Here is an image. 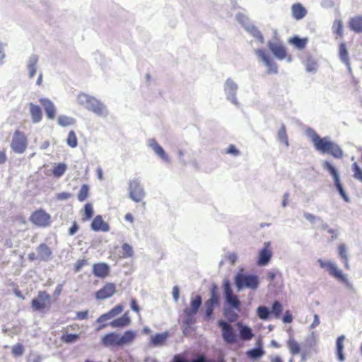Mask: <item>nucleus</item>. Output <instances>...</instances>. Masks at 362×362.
Returning a JSON list of instances; mask_svg holds the SVG:
<instances>
[{"label": "nucleus", "instance_id": "nucleus-1", "mask_svg": "<svg viewBox=\"0 0 362 362\" xmlns=\"http://www.w3.org/2000/svg\"><path fill=\"white\" fill-rule=\"evenodd\" d=\"M311 140L316 150L322 153H329L336 158L343 156V151L335 143L329 140L327 137L321 138L315 131L311 130Z\"/></svg>", "mask_w": 362, "mask_h": 362}, {"label": "nucleus", "instance_id": "nucleus-2", "mask_svg": "<svg viewBox=\"0 0 362 362\" xmlns=\"http://www.w3.org/2000/svg\"><path fill=\"white\" fill-rule=\"evenodd\" d=\"M78 103L83 105L87 110L101 115L105 112V106L96 98L85 93H80L77 96Z\"/></svg>", "mask_w": 362, "mask_h": 362}, {"label": "nucleus", "instance_id": "nucleus-3", "mask_svg": "<svg viewBox=\"0 0 362 362\" xmlns=\"http://www.w3.org/2000/svg\"><path fill=\"white\" fill-rule=\"evenodd\" d=\"M237 288L240 291L243 288L255 290L259 284V278L256 275L238 274L235 279Z\"/></svg>", "mask_w": 362, "mask_h": 362}, {"label": "nucleus", "instance_id": "nucleus-4", "mask_svg": "<svg viewBox=\"0 0 362 362\" xmlns=\"http://www.w3.org/2000/svg\"><path fill=\"white\" fill-rule=\"evenodd\" d=\"M51 306V296L45 291H40L37 296L31 300V308L34 311H43L49 309Z\"/></svg>", "mask_w": 362, "mask_h": 362}, {"label": "nucleus", "instance_id": "nucleus-5", "mask_svg": "<svg viewBox=\"0 0 362 362\" xmlns=\"http://www.w3.org/2000/svg\"><path fill=\"white\" fill-rule=\"evenodd\" d=\"M30 221L37 227L47 228L51 225L52 218L44 209H39L32 213Z\"/></svg>", "mask_w": 362, "mask_h": 362}, {"label": "nucleus", "instance_id": "nucleus-6", "mask_svg": "<svg viewBox=\"0 0 362 362\" xmlns=\"http://www.w3.org/2000/svg\"><path fill=\"white\" fill-rule=\"evenodd\" d=\"M27 146L28 139L25 134L19 130H16L11 143L12 150L21 154L25 151Z\"/></svg>", "mask_w": 362, "mask_h": 362}, {"label": "nucleus", "instance_id": "nucleus-7", "mask_svg": "<svg viewBox=\"0 0 362 362\" xmlns=\"http://www.w3.org/2000/svg\"><path fill=\"white\" fill-rule=\"evenodd\" d=\"M317 262L321 268L327 269L329 275L346 284H349L348 279L342 272L337 268L335 264L329 261H324L322 259H319Z\"/></svg>", "mask_w": 362, "mask_h": 362}, {"label": "nucleus", "instance_id": "nucleus-8", "mask_svg": "<svg viewBox=\"0 0 362 362\" xmlns=\"http://www.w3.org/2000/svg\"><path fill=\"white\" fill-rule=\"evenodd\" d=\"M255 54L267 67V72L269 74H276L278 66L274 59L263 49H255Z\"/></svg>", "mask_w": 362, "mask_h": 362}, {"label": "nucleus", "instance_id": "nucleus-9", "mask_svg": "<svg viewBox=\"0 0 362 362\" xmlns=\"http://www.w3.org/2000/svg\"><path fill=\"white\" fill-rule=\"evenodd\" d=\"M218 304L219 296L217 292V288L216 286H214L211 291L210 298L205 302V314L204 316V320L208 321L212 318L214 310L215 307L218 305Z\"/></svg>", "mask_w": 362, "mask_h": 362}, {"label": "nucleus", "instance_id": "nucleus-10", "mask_svg": "<svg viewBox=\"0 0 362 362\" xmlns=\"http://www.w3.org/2000/svg\"><path fill=\"white\" fill-rule=\"evenodd\" d=\"M223 291L226 303L233 309L240 311L241 303L238 296L233 293L229 281L223 283Z\"/></svg>", "mask_w": 362, "mask_h": 362}, {"label": "nucleus", "instance_id": "nucleus-11", "mask_svg": "<svg viewBox=\"0 0 362 362\" xmlns=\"http://www.w3.org/2000/svg\"><path fill=\"white\" fill-rule=\"evenodd\" d=\"M218 325L221 329L222 337L226 343L234 344L237 341V336L228 322L220 320L218 321Z\"/></svg>", "mask_w": 362, "mask_h": 362}, {"label": "nucleus", "instance_id": "nucleus-12", "mask_svg": "<svg viewBox=\"0 0 362 362\" xmlns=\"http://www.w3.org/2000/svg\"><path fill=\"white\" fill-rule=\"evenodd\" d=\"M322 166L324 169L327 170L333 177L334 185L341 196L344 198L345 201H348V197L340 182L339 175L337 169L329 161L323 162Z\"/></svg>", "mask_w": 362, "mask_h": 362}, {"label": "nucleus", "instance_id": "nucleus-13", "mask_svg": "<svg viewBox=\"0 0 362 362\" xmlns=\"http://www.w3.org/2000/svg\"><path fill=\"white\" fill-rule=\"evenodd\" d=\"M129 197L135 202H142L145 197V192L136 180H131L129 183Z\"/></svg>", "mask_w": 362, "mask_h": 362}, {"label": "nucleus", "instance_id": "nucleus-14", "mask_svg": "<svg viewBox=\"0 0 362 362\" xmlns=\"http://www.w3.org/2000/svg\"><path fill=\"white\" fill-rule=\"evenodd\" d=\"M268 47L278 59H286L288 62L292 61L291 55L287 53L286 48L282 44L269 42Z\"/></svg>", "mask_w": 362, "mask_h": 362}, {"label": "nucleus", "instance_id": "nucleus-15", "mask_svg": "<svg viewBox=\"0 0 362 362\" xmlns=\"http://www.w3.org/2000/svg\"><path fill=\"white\" fill-rule=\"evenodd\" d=\"M117 291L116 285L114 283H106L100 289L95 292L97 300H105L112 297Z\"/></svg>", "mask_w": 362, "mask_h": 362}, {"label": "nucleus", "instance_id": "nucleus-16", "mask_svg": "<svg viewBox=\"0 0 362 362\" xmlns=\"http://www.w3.org/2000/svg\"><path fill=\"white\" fill-rule=\"evenodd\" d=\"M272 257V251L271 244L269 242L265 243L263 248L259 252V257L257 259V264L259 266L267 265Z\"/></svg>", "mask_w": 362, "mask_h": 362}, {"label": "nucleus", "instance_id": "nucleus-17", "mask_svg": "<svg viewBox=\"0 0 362 362\" xmlns=\"http://www.w3.org/2000/svg\"><path fill=\"white\" fill-rule=\"evenodd\" d=\"M110 272V266L105 262L95 263L93 265V273L96 277L104 279Z\"/></svg>", "mask_w": 362, "mask_h": 362}, {"label": "nucleus", "instance_id": "nucleus-18", "mask_svg": "<svg viewBox=\"0 0 362 362\" xmlns=\"http://www.w3.org/2000/svg\"><path fill=\"white\" fill-rule=\"evenodd\" d=\"M123 310H124L123 305L121 304H118V305H115L114 308H112L111 310H110L107 313L101 315L97 319V322H104L105 321H107V320L117 316L120 313H122Z\"/></svg>", "mask_w": 362, "mask_h": 362}, {"label": "nucleus", "instance_id": "nucleus-19", "mask_svg": "<svg viewBox=\"0 0 362 362\" xmlns=\"http://www.w3.org/2000/svg\"><path fill=\"white\" fill-rule=\"evenodd\" d=\"M90 226L94 231L107 232L110 230L108 223L103 221L100 215H98L93 218Z\"/></svg>", "mask_w": 362, "mask_h": 362}, {"label": "nucleus", "instance_id": "nucleus-20", "mask_svg": "<svg viewBox=\"0 0 362 362\" xmlns=\"http://www.w3.org/2000/svg\"><path fill=\"white\" fill-rule=\"evenodd\" d=\"M40 103L43 106L47 117L49 119H54L56 116V109L53 103L47 98H40Z\"/></svg>", "mask_w": 362, "mask_h": 362}, {"label": "nucleus", "instance_id": "nucleus-21", "mask_svg": "<svg viewBox=\"0 0 362 362\" xmlns=\"http://www.w3.org/2000/svg\"><path fill=\"white\" fill-rule=\"evenodd\" d=\"M291 13L294 19L299 21L307 15V10L300 3H295L291 6Z\"/></svg>", "mask_w": 362, "mask_h": 362}, {"label": "nucleus", "instance_id": "nucleus-22", "mask_svg": "<svg viewBox=\"0 0 362 362\" xmlns=\"http://www.w3.org/2000/svg\"><path fill=\"white\" fill-rule=\"evenodd\" d=\"M39 259L41 261H48L52 255L51 249L45 244L41 243L37 247Z\"/></svg>", "mask_w": 362, "mask_h": 362}, {"label": "nucleus", "instance_id": "nucleus-23", "mask_svg": "<svg viewBox=\"0 0 362 362\" xmlns=\"http://www.w3.org/2000/svg\"><path fill=\"white\" fill-rule=\"evenodd\" d=\"M119 335L115 332H111L103 336L102 344L104 346H119Z\"/></svg>", "mask_w": 362, "mask_h": 362}, {"label": "nucleus", "instance_id": "nucleus-24", "mask_svg": "<svg viewBox=\"0 0 362 362\" xmlns=\"http://www.w3.org/2000/svg\"><path fill=\"white\" fill-rule=\"evenodd\" d=\"M29 110L33 123H38L42 119V111L39 105L30 103Z\"/></svg>", "mask_w": 362, "mask_h": 362}, {"label": "nucleus", "instance_id": "nucleus-25", "mask_svg": "<svg viewBox=\"0 0 362 362\" xmlns=\"http://www.w3.org/2000/svg\"><path fill=\"white\" fill-rule=\"evenodd\" d=\"M349 28L356 33H362V15L351 18L349 21Z\"/></svg>", "mask_w": 362, "mask_h": 362}, {"label": "nucleus", "instance_id": "nucleus-26", "mask_svg": "<svg viewBox=\"0 0 362 362\" xmlns=\"http://www.w3.org/2000/svg\"><path fill=\"white\" fill-rule=\"evenodd\" d=\"M131 323V319L129 316V313L126 312L122 315V317L112 320L110 322L112 327H124L129 325Z\"/></svg>", "mask_w": 362, "mask_h": 362}, {"label": "nucleus", "instance_id": "nucleus-27", "mask_svg": "<svg viewBox=\"0 0 362 362\" xmlns=\"http://www.w3.org/2000/svg\"><path fill=\"white\" fill-rule=\"evenodd\" d=\"M201 305L202 297L199 295H196L191 298L189 308H185L183 313H192V314H197Z\"/></svg>", "mask_w": 362, "mask_h": 362}, {"label": "nucleus", "instance_id": "nucleus-28", "mask_svg": "<svg viewBox=\"0 0 362 362\" xmlns=\"http://www.w3.org/2000/svg\"><path fill=\"white\" fill-rule=\"evenodd\" d=\"M237 326L239 328L240 336V338L243 340H250L253 338L254 334L252 332V329L245 325H243L242 323L238 322Z\"/></svg>", "mask_w": 362, "mask_h": 362}, {"label": "nucleus", "instance_id": "nucleus-29", "mask_svg": "<svg viewBox=\"0 0 362 362\" xmlns=\"http://www.w3.org/2000/svg\"><path fill=\"white\" fill-rule=\"evenodd\" d=\"M345 337L344 335L339 336L336 342L337 346V350H336V354L338 358V360L341 362L344 361L345 359L343 351H344V341Z\"/></svg>", "mask_w": 362, "mask_h": 362}, {"label": "nucleus", "instance_id": "nucleus-30", "mask_svg": "<svg viewBox=\"0 0 362 362\" xmlns=\"http://www.w3.org/2000/svg\"><path fill=\"white\" fill-rule=\"evenodd\" d=\"M150 146L153 149L154 152L163 160H168V157L165 153L163 148L157 143L155 139L150 141Z\"/></svg>", "mask_w": 362, "mask_h": 362}, {"label": "nucleus", "instance_id": "nucleus-31", "mask_svg": "<svg viewBox=\"0 0 362 362\" xmlns=\"http://www.w3.org/2000/svg\"><path fill=\"white\" fill-rule=\"evenodd\" d=\"M332 30L333 33L339 38L343 37L344 36V25L343 22L341 19H336L333 22V25L332 27Z\"/></svg>", "mask_w": 362, "mask_h": 362}, {"label": "nucleus", "instance_id": "nucleus-32", "mask_svg": "<svg viewBox=\"0 0 362 362\" xmlns=\"http://www.w3.org/2000/svg\"><path fill=\"white\" fill-rule=\"evenodd\" d=\"M288 42L298 49H303L306 47L308 39L300 38L298 36H294L288 40Z\"/></svg>", "mask_w": 362, "mask_h": 362}, {"label": "nucleus", "instance_id": "nucleus-33", "mask_svg": "<svg viewBox=\"0 0 362 362\" xmlns=\"http://www.w3.org/2000/svg\"><path fill=\"white\" fill-rule=\"evenodd\" d=\"M338 253L341 259L343 261L344 264V267L346 269H349L350 266L349 264L348 256L346 248L344 244H339L338 246Z\"/></svg>", "mask_w": 362, "mask_h": 362}, {"label": "nucleus", "instance_id": "nucleus-34", "mask_svg": "<svg viewBox=\"0 0 362 362\" xmlns=\"http://www.w3.org/2000/svg\"><path fill=\"white\" fill-rule=\"evenodd\" d=\"M287 346L292 355H297L300 352V346L293 338H290L287 341Z\"/></svg>", "mask_w": 362, "mask_h": 362}, {"label": "nucleus", "instance_id": "nucleus-35", "mask_svg": "<svg viewBox=\"0 0 362 362\" xmlns=\"http://www.w3.org/2000/svg\"><path fill=\"white\" fill-rule=\"evenodd\" d=\"M135 337V334L132 331H126L122 337H119V346L131 343Z\"/></svg>", "mask_w": 362, "mask_h": 362}, {"label": "nucleus", "instance_id": "nucleus-36", "mask_svg": "<svg viewBox=\"0 0 362 362\" xmlns=\"http://www.w3.org/2000/svg\"><path fill=\"white\" fill-rule=\"evenodd\" d=\"M277 136L280 142L284 144L286 146H288V139L286 134V129L284 124H281V127L279 128Z\"/></svg>", "mask_w": 362, "mask_h": 362}, {"label": "nucleus", "instance_id": "nucleus-37", "mask_svg": "<svg viewBox=\"0 0 362 362\" xmlns=\"http://www.w3.org/2000/svg\"><path fill=\"white\" fill-rule=\"evenodd\" d=\"M37 59L35 57L30 58L28 64V69L30 78H33L37 72Z\"/></svg>", "mask_w": 362, "mask_h": 362}, {"label": "nucleus", "instance_id": "nucleus-38", "mask_svg": "<svg viewBox=\"0 0 362 362\" xmlns=\"http://www.w3.org/2000/svg\"><path fill=\"white\" fill-rule=\"evenodd\" d=\"M168 334L166 333L157 334L151 337V343L154 346L163 345L165 343Z\"/></svg>", "mask_w": 362, "mask_h": 362}, {"label": "nucleus", "instance_id": "nucleus-39", "mask_svg": "<svg viewBox=\"0 0 362 362\" xmlns=\"http://www.w3.org/2000/svg\"><path fill=\"white\" fill-rule=\"evenodd\" d=\"M93 216V206L90 203H87L85 204L83 208V213L82 216V220L83 221H86L89 220Z\"/></svg>", "mask_w": 362, "mask_h": 362}, {"label": "nucleus", "instance_id": "nucleus-40", "mask_svg": "<svg viewBox=\"0 0 362 362\" xmlns=\"http://www.w3.org/2000/svg\"><path fill=\"white\" fill-rule=\"evenodd\" d=\"M339 57L341 60L345 63L346 64H349V53L346 49V45L344 43H341L339 45Z\"/></svg>", "mask_w": 362, "mask_h": 362}, {"label": "nucleus", "instance_id": "nucleus-41", "mask_svg": "<svg viewBox=\"0 0 362 362\" xmlns=\"http://www.w3.org/2000/svg\"><path fill=\"white\" fill-rule=\"evenodd\" d=\"M223 315L230 322H234L238 319V315L231 308H225L223 310Z\"/></svg>", "mask_w": 362, "mask_h": 362}, {"label": "nucleus", "instance_id": "nucleus-42", "mask_svg": "<svg viewBox=\"0 0 362 362\" xmlns=\"http://www.w3.org/2000/svg\"><path fill=\"white\" fill-rule=\"evenodd\" d=\"M264 354V350L261 348H255L247 351V356L250 358H258Z\"/></svg>", "mask_w": 362, "mask_h": 362}, {"label": "nucleus", "instance_id": "nucleus-43", "mask_svg": "<svg viewBox=\"0 0 362 362\" xmlns=\"http://www.w3.org/2000/svg\"><path fill=\"white\" fill-rule=\"evenodd\" d=\"M89 195V187L88 185L84 184L82 185L78 194V199L80 202H84Z\"/></svg>", "mask_w": 362, "mask_h": 362}, {"label": "nucleus", "instance_id": "nucleus-44", "mask_svg": "<svg viewBox=\"0 0 362 362\" xmlns=\"http://www.w3.org/2000/svg\"><path fill=\"white\" fill-rule=\"evenodd\" d=\"M185 318L182 321L184 325L187 327H190L191 325L195 323L196 320L194 315L196 314H192V313H184Z\"/></svg>", "mask_w": 362, "mask_h": 362}, {"label": "nucleus", "instance_id": "nucleus-45", "mask_svg": "<svg viewBox=\"0 0 362 362\" xmlns=\"http://www.w3.org/2000/svg\"><path fill=\"white\" fill-rule=\"evenodd\" d=\"M66 170V165L64 163H58L55 165L52 170V173L55 177H61L65 173Z\"/></svg>", "mask_w": 362, "mask_h": 362}, {"label": "nucleus", "instance_id": "nucleus-46", "mask_svg": "<svg viewBox=\"0 0 362 362\" xmlns=\"http://www.w3.org/2000/svg\"><path fill=\"white\" fill-rule=\"evenodd\" d=\"M66 143L71 148H75L77 146L78 139L75 132L73 130L69 132L66 139Z\"/></svg>", "mask_w": 362, "mask_h": 362}, {"label": "nucleus", "instance_id": "nucleus-47", "mask_svg": "<svg viewBox=\"0 0 362 362\" xmlns=\"http://www.w3.org/2000/svg\"><path fill=\"white\" fill-rule=\"evenodd\" d=\"M122 257L123 258H129V257H132L133 256V254H134L133 248L128 243H124L122 245Z\"/></svg>", "mask_w": 362, "mask_h": 362}, {"label": "nucleus", "instance_id": "nucleus-48", "mask_svg": "<svg viewBox=\"0 0 362 362\" xmlns=\"http://www.w3.org/2000/svg\"><path fill=\"white\" fill-rule=\"evenodd\" d=\"M283 310V306L279 301H275L272 307V313L276 318H279Z\"/></svg>", "mask_w": 362, "mask_h": 362}, {"label": "nucleus", "instance_id": "nucleus-49", "mask_svg": "<svg viewBox=\"0 0 362 362\" xmlns=\"http://www.w3.org/2000/svg\"><path fill=\"white\" fill-rule=\"evenodd\" d=\"M58 123L62 127H66L73 125L75 123V120L66 116H60L58 117Z\"/></svg>", "mask_w": 362, "mask_h": 362}, {"label": "nucleus", "instance_id": "nucleus-50", "mask_svg": "<svg viewBox=\"0 0 362 362\" xmlns=\"http://www.w3.org/2000/svg\"><path fill=\"white\" fill-rule=\"evenodd\" d=\"M258 317L262 320H267L269 315V310L265 306H259L257 310Z\"/></svg>", "mask_w": 362, "mask_h": 362}, {"label": "nucleus", "instance_id": "nucleus-51", "mask_svg": "<svg viewBox=\"0 0 362 362\" xmlns=\"http://www.w3.org/2000/svg\"><path fill=\"white\" fill-rule=\"evenodd\" d=\"M80 336L78 334H66L62 337V340L65 343H71L76 341L79 339Z\"/></svg>", "mask_w": 362, "mask_h": 362}, {"label": "nucleus", "instance_id": "nucleus-52", "mask_svg": "<svg viewBox=\"0 0 362 362\" xmlns=\"http://www.w3.org/2000/svg\"><path fill=\"white\" fill-rule=\"evenodd\" d=\"M12 354L14 356H20L24 352V347L21 344H16L12 347Z\"/></svg>", "mask_w": 362, "mask_h": 362}, {"label": "nucleus", "instance_id": "nucleus-53", "mask_svg": "<svg viewBox=\"0 0 362 362\" xmlns=\"http://www.w3.org/2000/svg\"><path fill=\"white\" fill-rule=\"evenodd\" d=\"M352 168L354 177L362 181V170L358 165L356 163H353Z\"/></svg>", "mask_w": 362, "mask_h": 362}, {"label": "nucleus", "instance_id": "nucleus-54", "mask_svg": "<svg viewBox=\"0 0 362 362\" xmlns=\"http://www.w3.org/2000/svg\"><path fill=\"white\" fill-rule=\"evenodd\" d=\"M305 66L308 71H315L317 70V64L316 62L312 59H308Z\"/></svg>", "mask_w": 362, "mask_h": 362}, {"label": "nucleus", "instance_id": "nucleus-55", "mask_svg": "<svg viewBox=\"0 0 362 362\" xmlns=\"http://www.w3.org/2000/svg\"><path fill=\"white\" fill-rule=\"evenodd\" d=\"M227 154H231L234 156H238L240 155V151L236 148L235 146L233 144L229 145L228 148L226 151Z\"/></svg>", "mask_w": 362, "mask_h": 362}, {"label": "nucleus", "instance_id": "nucleus-56", "mask_svg": "<svg viewBox=\"0 0 362 362\" xmlns=\"http://www.w3.org/2000/svg\"><path fill=\"white\" fill-rule=\"evenodd\" d=\"M87 264H88L87 260L78 259L74 265L75 272H78L82 269V267H83Z\"/></svg>", "mask_w": 362, "mask_h": 362}, {"label": "nucleus", "instance_id": "nucleus-57", "mask_svg": "<svg viewBox=\"0 0 362 362\" xmlns=\"http://www.w3.org/2000/svg\"><path fill=\"white\" fill-rule=\"evenodd\" d=\"M226 90L234 91L237 89V85L230 79H228L226 82Z\"/></svg>", "mask_w": 362, "mask_h": 362}, {"label": "nucleus", "instance_id": "nucleus-58", "mask_svg": "<svg viewBox=\"0 0 362 362\" xmlns=\"http://www.w3.org/2000/svg\"><path fill=\"white\" fill-rule=\"evenodd\" d=\"M130 306H131V308H132V310L133 311H134L139 315H140V310L141 309H140V307L138 305L137 301H136V299L132 298L131 300Z\"/></svg>", "mask_w": 362, "mask_h": 362}, {"label": "nucleus", "instance_id": "nucleus-59", "mask_svg": "<svg viewBox=\"0 0 362 362\" xmlns=\"http://www.w3.org/2000/svg\"><path fill=\"white\" fill-rule=\"evenodd\" d=\"M284 323H291L293 321V316L289 310H286L283 316Z\"/></svg>", "mask_w": 362, "mask_h": 362}, {"label": "nucleus", "instance_id": "nucleus-60", "mask_svg": "<svg viewBox=\"0 0 362 362\" xmlns=\"http://www.w3.org/2000/svg\"><path fill=\"white\" fill-rule=\"evenodd\" d=\"M88 310L77 312L76 315V319L80 320H86L88 318Z\"/></svg>", "mask_w": 362, "mask_h": 362}, {"label": "nucleus", "instance_id": "nucleus-61", "mask_svg": "<svg viewBox=\"0 0 362 362\" xmlns=\"http://www.w3.org/2000/svg\"><path fill=\"white\" fill-rule=\"evenodd\" d=\"M72 194L69 192H61L57 194L58 200H65L71 198Z\"/></svg>", "mask_w": 362, "mask_h": 362}, {"label": "nucleus", "instance_id": "nucleus-62", "mask_svg": "<svg viewBox=\"0 0 362 362\" xmlns=\"http://www.w3.org/2000/svg\"><path fill=\"white\" fill-rule=\"evenodd\" d=\"M78 226L76 222H74L69 230V234L70 235H73L78 231Z\"/></svg>", "mask_w": 362, "mask_h": 362}, {"label": "nucleus", "instance_id": "nucleus-63", "mask_svg": "<svg viewBox=\"0 0 362 362\" xmlns=\"http://www.w3.org/2000/svg\"><path fill=\"white\" fill-rule=\"evenodd\" d=\"M327 232L331 235L330 241H333L334 240L337 238V231L332 228H328Z\"/></svg>", "mask_w": 362, "mask_h": 362}, {"label": "nucleus", "instance_id": "nucleus-64", "mask_svg": "<svg viewBox=\"0 0 362 362\" xmlns=\"http://www.w3.org/2000/svg\"><path fill=\"white\" fill-rule=\"evenodd\" d=\"M320 324V319H319V317L317 314H315L314 315V320H313V323L310 325V327L312 329L315 328V327H317V325H319Z\"/></svg>", "mask_w": 362, "mask_h": 362}]
</instances>
